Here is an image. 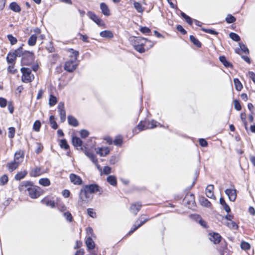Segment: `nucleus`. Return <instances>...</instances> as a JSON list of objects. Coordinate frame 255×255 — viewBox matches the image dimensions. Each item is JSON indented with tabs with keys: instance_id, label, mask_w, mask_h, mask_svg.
Masks as SVG:
<instances>
[{
	"instance_id": "39448f33",
	"label": "nucleus",
	"mask_w": 255,
	"mask_h": 255,
	"mask_svg": "<svg viewBox=\"0 0 255 255\" xmlns=\"http://www.w3.org/2000/svg\"><path fill=\"white\" fill-rule=\"evenodd\" d=\"M156 123L157 122L154 120H152L150 122L147 121H141L137 126V128L139 131L147 128H153L157 126Z\"/></svg>"
},
{
	"instance_id": "4d7b16f0",
	"label": "nucleus",
	"mask_w": 255,
	"mask_h": 255,
	"mask_svg": "<svg viewBox=\"0 0 255 255\" xmlns=\"http://www.w3.org/2000/svg\"><path fill=\"white\" fill-rule=\"evenodd\" d=\"M113 143L115 145L120 146L123 143L122 138L120 137L119 136L117 137L113 141Z\"/></svg>"
},
{
	"instance_id": "864d4df0",
	"label": "nucleus",
	"mask_w": 255,
	"mask_h": 255,
	"mask_svg": "<svg viewBox=\"0 0 255 255\" xmlns=\"http://www.w3.org/2000/svg\"><path fill=\"white\" fill-rule=\"evenodd\" d=\"M239 46L240 47L241 50L244 53L249 54V50L248 49V47L243 43H239Z\"/></svg>"
},
{
	"instance_id": "de8ad7c7",
	"label": "nucleus",
	"mask_w": 255,
	"mask_h": 255,
	"mask_svg": "<svg viewBox=\"0 0 255 255\" xmlns=\"http://www.w3.org/2000/svg\"><path fill=\"white\" fill-rule=\"evenodd\" d=\"M8 177L6 174L3 175L0 178V184L2 185L6 184L8 182Z\"/></svg>"
},
{
	"instance_id": "393cba45",
	"label": "nucleus",
	"mask_w": 255,
	"mask_h": 255,
	"mask_svg": "<svg viewBox=\"0 0 255 255\" xmlns=\"http://www.w3.org/2000/svg\"><path fill=\"white\" fill-rule=\"evenodd\" d=\"M16 58V56L13 52L9 53L6 57V61L8 63L13 64L15 62Z\"/></svg>"
},
{
	"instance_id": "37998d69",
	"label": "nucleus",
	"mask_w": 255,
	"mask_h": 255,
	"mask_svg": "<svg viewBox=\"0 0 255 255\" xmlns=\"http://www.w3.org/2000/svg\"><path fill=\"white\" fill-rule=\"evenodd\" d=\"M60 142V146L62 148H64L65 149H67L69 148V146L65 139H61Z\"/></svg>"
},
{
	"instance_id": "c03bdc74",
	"label": "nucleus",
	"mask_w": 255,
	"mask_h": 255,
	"mask_svg": "<svg viewBox=\"0 0 255 255\" xmlns=\"http://www.w3.org/2000/svg\"><path fill=\"white\" fill-rule=\"evenodd\" d=\"M41 127V123L39 121H36L33 124V128L35 131H39Z\"/></svg>"
},
{
	"instance_id": "052dcab7",
	"label": "nucleus",
	"mask_w": 255,
	"mask_h": 255,
	"mask_svg": "<svg viewBox=\"0 0 255 255\" xmlns=\"http://www.w3.org/2000/svg\"><path fill=\"white\" fill-rule=\"evenodd\" d=\"M63 215L68 221H69V222L72 221L73 218H72V216L70 212H65L63 214Z\"/></svg>"
},
{
	"instance_id": "2f4dec72",
	"label": "nucleus",
	"mask_w": 255,
	"mask_h": 255,
	"mask_svg": "<svg viewBox=\"0 0 255 255\" xmlns=\"http://www.w3.org/2000/svg\"><path fill=\"white\" fill-rule=\"evenodd\" d=\"M41 202L43 204H45L47 206H49L52 208L55 207V203L54 201L43 199L41 200Z\"/></svg>"
},
{
	"instance_id": "bf43d9fd",
	"label": "nucleus",
	"mask_w": 255,
	"mask_h": 255,
	"mask_svg": "<svg viewBox=\"0 0 255 255\" xmlns=\"http://www.w3.org/2000/svg\"><path fill=\"white\" fill-rule=\"evenodd\" d=\"M139 228V226H138L135 223L133 225L132 228H131L130 230L128 233V235H130L132 234L134 232H135L138 228Z\"/></svg>"
},
{
	"instance_id": "338daca9",
	"label": "nucleus",
	"mask_w": 255,
	"mask_h": 255,
	"mask_svg": "<svg viewBox=\"0 0 255 255\" xmlns=\"http://www.w3.org/2000/svg\"><path fill=\"white\" fill-rule=\"evenodd\" d=\"M140 31L144 34H148L151 32L150 29L147 27H141Z\"/></svg>"
},
{
	"instance_id": "c9c22d12",
	"label": "nucleus",
	"mask_w": 255,
	"mask_h": 255,
	"mask_svg": "<svg viewBox=\"0 0 255 255\" xmlns=\"http://www.w3.org/2000/svg\"><path fill=\"white\" fill-rule=\"evenodd\" d=\"M39 183L43 186H48L50 184V180L47 178H41L39 180Z\"/></svg>"
},
{
	"instance_id": "603ef678",
	"label": "nucleus",
	"mask_w": 255,
	"mask_h": 255,
	"mask_svg": "<svg viewBox=\"0 0 255 255\" xmlns=\"http://www.w3.org/2000/svg\"><path fill=\"white\" fill-rule=\"evenodd\" d=\"M234 83L236 88L238 91H241L242 88V85L240 81L238 79H234Z\"/></svg>"
},
{
	"instance_id": "72a5a7b5",
	"label": "nucleus",
	"mask_w": 255,
	"mask_h": 255,
	"mask_svg": "<svg viewBox=\"0 0 255 255\" xmlns=\"http://www.w3.org/2000/svg\"><path fill=\"white\" fill-rule=\"evenodd\" d=\"M100 35L103 37L112 38L113 37L112 32L109 30H104L101 31L100 33Z\"/></svg>"
},
{
	"instance_id": "a19ab883",
	"label": "nucleus",
	"mask_w": 255,
	"mask_h": 255,
	"mask_svg": "<svg viewBox=\"0 0 255 255\" xmlns=\"http://www.w3.org/2000/svg\"><path fill=\"white\" fill-rule=\"evenodd\" d=\"M181 15L182 16V17H183L185 19L186 21L189 24H190V25H192V24L193 20H192V18L188 16L187 15H186L183 12H181Z\"/></svg>"
},
{
	"instance_id": "e2e57ef3",
	"label": "nucleus",
	"mask_w": 255,
	"mask_h": 255,
	"mask_svg": "<svg viewBox=\"0 0 255 255\" xmlns=\"http://www.w3.org/2000/svg\"><path fill=\"white\" fill-rule=\"evenodd\" d=\"M235 108L237 111H240L242 109V107L239 101L237 100L234 101Z\"/></svg>"
},
{
	"instance_id": "4468645a",
	"label": "nucleus",
	"mask_w": 255,
	"mask_h": 255,
	"mask_svg": "<svg viewBox=\"0 0 255 255\" xmlns=\"http://www.w3.org/2000/svg\"><path fill=\"white\" fill-rule=\"evenodd\" d=\"M213 189L214 186L213 185H208L206 189V195L209 198L216 199L214 195Z\"/></svg>"
},
{
	"instance_id": "69168bd1",
	"label": "nucleus",
	"mask_w": 255,
	"mask_h": 255,
	"mask_svg": "<svg viewBox=\"0 0 255 255\" xmlns=\"http://www.w3.org/2000/svg\"><path fill=\"white\" fill-rule=\"evenodd\" d=\"M199 142L202 147H206L208 145V142L204 138H200Z\"/></svg>"
},
{
	"instance_id": "a878e982",
	"label": "nucleus",
	"mask_w": 255,
	"mask_h": 255,
	"mask_svg": "<svg viewBox=\"0 0 255 255\" xmlns=\"http://www.w3.org/2000/svg\"><path fill=\"white\" fill-rule=\"evenodd\" d=\"M224 224L232 230L238 229V225L235 222L232 221H227L224 223Z\"/></svg>"
},
{
	"instance_id": "1a4fd4ad",
	"label": "nucleus",
	"mask_w": 255,
	"mask_h": 255,
	"mask_svg": "<svg viewBox=\"0 0 255 255\" xmlns=\"http://www.w3.org/2000/svg\"><path fill=\"white\" fill-rule=\"evenodd\" d=\"M58 111L60 115V119L61 122H64L66 119V114L64 109V105L63 103H59L58 106Z\"/></svg>"
},
{
	"instance_id": "8fccbe9b",
	"label": "nucleus",
	"mask_w": 255,
	"mask_h": 255,
	"mask_svg": "<svg viewBox=\"0 0 255 255\" xmlns=\"http://www.w3.org/2000/svg\"><path fill=\"white\" fill-rule=\"evenodd\" d=\"M119 156L118 155L112 156L110 159L111 164H115L119 161Z\"/></svg>"
},
{
	"instance_id": "79ce46f5",
	"label": "nucleus",
	"mask_w": 255,
	"mask_h": 255,
	"mask_svg": "<svg viewBox=\"0 0 255 255\" xmlns=\"http://www.w3.org/2000/svg\"><path fill=\"white\" fill-rule=\"evenodd\" d=\"M136 45L135 44H134V49L137 51L138 52L140 53H143L145 51V49L144 48V44H138Z\"/></svg>"
},
{
	"instance_id": "3c124183",
	"label": "nucleus",
	"mask_w": 255,
	"mask_h": 255,
	"mask_svg": "<svg viewBox=\"0 0 255 255\" xmlns=\"http://www.w3.org/2000/svg\"><path fill=\"white\" fill-rule=\"evenodd\" d=\"M236 18L231 14H228L226 18V20L228 23H234L236 21Z\"/></svg>"
},
{
	"instance_id": "cd10ccee",
	"label": "nucleus",
	"mask_w": 255,
	"mask_h": 255,
	"mask_svg": "<svg viewBox=\"0 0 255 255\" xmlns=\"http://www.w3.org/2000/svg\"><path fill=\"white\" fill-rule=\"evenodd\" d=\"M144 216V215H143L139 217L137 221L135 222L138 226H139V227L142 226L148 220V218H144L143 217Z\"/></svg>"
},
{
	"instance_id": "13d9d810",
	"label": "nucleus",
	"mask_w": 255,
	"mask_h": 255,
	"mask_svg": "<svg viewBox=\"0 0 255 255\" xmlns=\"http://www.w3.org/2000/svg\"><path fill=\"white\" fill-rule=\"evenodd\" d=\"M202 30L203 31H204V32H205L206 33H210V34H214V35H218V32L216 31H215L213 29H206V28H202Z\"/></svg>"
},
{
	"instance_id": "5701e85b",
	"label": "nucleus",
	"mask_w": 255,
	"mask_h": 255,
	"mask_svg": "<svg viewBox=\"0 0 255 255\" xmlns=\"http://www.w3.org/2000/svg\"><path fill=\"white\" fill-rule=\"evenodd\" d=\"M27 174L26 170H23L18 172L14 176V179L17 181H19L23 179Z\"/></svg>"
},
{
	"instance_id": "f3484780",
	"label": "nucleus",
	"mask_w": 255,
	"mask_h": 255,
	"mask_svg": "<svg viewBox=\"0 0 255 255\" xmlns=\"http://www.w3.org/2000/svg\"><path fill=\"white\" fill-rule=\"evenodd\" d=\"M85 154L88 157L90 160L95 164L98 163V159L95 157L94 154L89 150L85 149L84 151Z\"/></svg>"
},
{
	"instance_id": "ddd939ff",
	"label": "nucleus",
	"mask_w": 255,
	"mask_h": 255,
	"mask_svg": "<svg viewBox=\"0 0 255 255\" xmlns=\"http://www.w3.org/2000/svg\"><path fill=\"white\" fill-rule=\"evenodd\" d=\"M209 235L211 236L210 240L215 244H219L221 242L222 237L219 234L213 233L212 234L210 233Z\"/></svg>"
},
{
	"instance_id": "680f3d73",
	"label": "nucleus",
	"mask_w": 255,
	"mask_h": 255,
	"mask_svg": "<svg viewBox=\"0 0 255 255\" xmlns=\"http://www.w3.org/2000/svg\"><path fill=\"white\" fill-rule=\"evenodd\" d=\"M87 214L89 216H90L92 218H95L96 217V213L94 212L93 209L91 208H88L87 209Z\"/></svg>"
},
{
	"instance_id": "0e129e2a",
	"label": "nucleus",
	"mask_w": 255,
	"mask_h": 255,
	"mask_svg": "<svg viewBox=\"0 0 255 255\" xmlns=\"http://www.w3.org/2000/svg\"><path fill=\"white\" fill-rule=\"evenodd\" d=\"M7 104V100L2 97H0V107L4 108Z\"/></svg>"
},
{
	"instance_id": "58836bf2",
	"label": "nucleus",
	"mask_w": 255,
	"mask_h": 255,
	"mask_svg": "<svg viewBox=\"0 0 255 255\" xmlns=\"http://www.w3.org/2000/svg\"><path fill=\"white\" fill-rule=\"evenodd\" d=\"M190 39L193 43V44L197 47H200L201 46V42L194 36L190 35Z\"/></svg>"
},
{
	"instance_id": "6e6d98bb",
	"label": "nucleus",
	"mask_w": 255,
	"mask_h": 255,
	"mask_svg": "<svg viewBox=\"0 0 255 255\" xmlns=\"http://www.w3.org/2000/svg\"><path fill=\"white\" fill-rule=\"evenodd\" d=\"M80 134L82 138H85L88 136L89 135V132L88 130L86 129H82L80 131Z\"/></svg>"
},
{
	"instance_id": "5fc2aeb1",
	"label": "nucleus",
	"mask_w": 255,
	"mask_h": 255,
	"mask_svg": "<svg viewBox=\"0 0 255 255\" xmlns=\"http://www.w3.org/2000/svg\"><path fill=\"white\" fill-rule=\"evenodd\" d=\"M57 102L56 97H50L49 100V104L50 106H54Z\"/></svg>"
},
{
	"instance_id": "473e14b6",
	"label": "nucleus",
	"mask_w": 255,
	"mask_h": 255,
	"mask_svg": "<svg viewBox=\"0 0 255 255\" xmlns=\"http://www.w3.org/2000/svg\"><path fill=\"white\" fill-rule=\"evenodd\" d=\"M22 46L23 45L15 50L13 52L16 57L21 56H22V57H23L24 51H23Z\"/></svg>"
},
{
	"instance_id": "f257e3e1",
	"label": "nucleus",
	"mask_w": 255,
	"mask_h": 255,
	"mask_svg": "<svg viewBox=\"0 0 255 255\" xmlns=\"http://www.w3.org/2000/svg\"><path fill=\"white\" fill-rule=\"evenodd\" d=\"M99 192V195L102 194L103 191L101 188L97 184H92L84 186L80 190L79 194L78 204L81 206L88 203L93 199L92 194Z\"/></svg>"
},
{
	"instance_id": "2eb2a0df",
	"label": "nucleus",
	"mask_w": 255,
	"mask_h": 255,
	"mask_svg": "<svg viewBox=\"0 0 255 255\" xmlns=\"http://www.w3.org/2000/svg\"><path fill=\"white\" fill-rule=\"evenodd\" d=\"M19 163V161L13 160V161L7 163L6 164V167L10 171L12 172L18 167Z\"/></svg>"
},
{
	"instance_id": "423d86ee",
	"label": "nucleus",
	"mask_w": 255,
	"mask_h": 255,
	"mask_svg": "<svg viewBox=\"0 0 255 255\" xmlns=\"http://www.w3.org/2000/svg\"><path fill=\"white\" fill-rule=\"evenodd\" d=\"M87 15L94 21L99 26H103L105 25L104 22L97 15H96L93 12L89 11L87 12Z\"/></svg>"
},
{
	"instance_id": "09e8293b",
	"label": "nucleus",
	"mask_w": 255,
	"mask_h": 255,
	"mask_svg": "<svg viewBox=\"0 0 255 255\" xmlns=\"http://www.w3.org/2000/svg\"><path fill=\"white\" fill-rule=\"evenodd\" d=\"M230 37L235 41H239L240 40V36L236 33L231 32L230 33Z\"/></svg>"
},
{
	"instance_id": "412c9836",
	"label": "nucleus",
	"mask_w": 255,
	"mask_h": 255,
	"mask_svg": "<svg viewBox=\"0 0 255 255\" xmlns=\"http://www.w3.org/2000/svg\"><path fill=\"white\" fill-rule=\"evenodd\" d=\"M67 120L68 124L72 126L76 127L79 125L77 120L72 116H68L67 117Z\"/></svg>"
},
{
	"instance_id": "9b49d317",
	"label": "nucleus",
	"mask_w": 255,
	"mask_h": 255,
	"mask_svg": "<svg viewBox=\"0 0 255 255\" xmlns=\"http://www.w3.org/2000/svg\"><path fill=\"white\" fill-rule=\"evenodd\" d=\"M141 204L139 202H136L132 204L130 207V212L134 215H136L138 212L140 210Z\"/></svg>"
},
{
	"instance_id": "7ed1b4c3",
	"label": "nucleus",
	"mask_w": 255,
	"mask_h": 255,
	"mask_svg": "<svg viewBox=\"0 0 255 255\" xmlns=\"http://www.w3.org/2000/svg\"><path fill=\"white\" fill-rule=\"evenodd\" d=\"M21 72L22 74L21 79L24 83L31 82L34 78V76L31 73L30 69L23 67L21 68Z\"/></svg>"
},
{
	"instance_id": "aec40b11",
	"label": "nucleus",
	"mask_w": 255,
	"mask_h": 255,
	"mask_svg": "<svg viewBox=\"0 0 255 255\" xmlns=\"http://www.w3.org/2000/svg\"><path fill=\"white\" fill-rule=\"evenodd\" d=\"M72 142L73 146L76 147H81L83 143L82 140L79 137L76 136H73ZM81 149H83L82 147H81Z\"/></svg>"
},
{
	"instance_id": "c85d7f7f",
	"label": "nucleus",
	"mask_w": 255,
	"mask_h": 255,
	"mask_svg": "<svg viewBox=\"0 0 255 255\" xmlns=\"http://www.w3.org/2000/svg\"><path fill=\"white\" fill-rule=\"evenodd\" d=\"M37 36L35 34H32L29 38L27 43L29 46H34L37 40Z\"/></svg>"
},
{
	"instance_id": "f03ea898",
	"label": "nucleus",
	"mask_w": 255,
	"mask_h": 255,
	"mask_svg": "<svg viewBox=\"0 0 255 255\" xmlns=\"http://www.w3.org/2000/svg\"><path fill=\"white\" fill-rule=\"evenodd\" d=\"M18 190L20 192H28L29 197L32 199H35L42 194V190L39 187L34 185L32 182L30 181H23L18 186Z\"/></svg>"
},
{
	"instance_id": "ea45409f",
	"label": "nucleus",
	"mask_w": 255,
	"mask_h": 255,
	"mask_svg": "<svg viewBox=\"0 0 255 255\" xmlns=\"http://www.w3.org/2000/svg\"><path fill=\"white\" fill-rule=\"evenodd\" d=\"M241 248L244 250H249L251 248L250 244L245 241H242L240 245Z\"/></svg>"
},
{
	"instance_id": "4c0bfd02",
	"label": "nucleus",
	"mask_w": 255,
	"mask_h": 255,
	"mask_svg": "<svg viewBox=\"0 0 255 255\" xmlns=\"http://www.w3.org/2000/svg\"><path fill=\"white\" fill-rule=\"evenodd\" d=\"M219 59L225 67H229L232 66V64L227 60L226 57L224 56H220Z\"/></svg>"
},
{
	"instance_id": "774afa93",
	"label": "nucleus",
	"mask_w": 255,
	"mask_h": 255,
	"mask_svg": "<svg viewBox=\"0 0 255 255\" xmlns=\"http://www.w3.org/2000/svg\"><path fill=\"white\" fill-rule=\"evenodd\" d=\"M111 172V168L109 166H106L104 167L103 173L106 175L109 174Z\"/></svg>"
},
{
	"instance_id": "bb28decb",
	"label": "nucleus",
	"mask_w": 255,
	"mask_h": 255,
	"mask_svg": "<svg viewBox=\"0 0 255 255\" xmlns=\"http://www.w3.org/2000/svg\"><path fill=\"white\" fill-rule=\"evenodd\" d=\"M200 202L202 206L206 207H210L212 205L211 202L204 197L200 198Z\"/></svg>"
},
{
	"instance_id": "a211bd4d",
	"label": "nucleus",
	"mask_w": 255,
	"mask_h": 255,
	"mask_svg": "<svg viewBox=\"0 0 255 255\" xmlns=\"http://www.w3.org/2000/svg\"><path fill=\"white\" fill-rule=\"evenodd\" d=\"M147 41V40L141 37H134L132 40H131L132 45L134 47V44L137 45L138 44H145V43Z\"/></svg>"
},
{
	"instance_id": "49530a36",
	"label": "nucleus",
	"mask_w": 255,
	"mask_h": 255,
	"mask_svg": "<svg viewBox=\"0 0 255 255\" xmlns=\"http://www.w3.org/2000/svg\"><path fill=\"white\" fill-rule=\"evenodd\" d=\"M15 132V128L13 127H10L8 128V136L10 138H12L14 136Z\"/></svg>"
},
{
	"instance_id": "a18cd8bd",
	"label": "nucleus",
	"mask_w": 255,
	"mask_h": 255,
	"mask_svg": "<svg viewBox=\"0 0 255 255\" xmlns=\"http://www.w3.org/2000/svg\"><path fill=\"white\" fill-rule=\"evenodd\" d=\"M7 37L11 45H14L17 43V39L15 37H14V36H13L12 35L8 34L7 36Z\"/></svg>"
},
{
	"instance_id": "dca6fc26",
	"label": "nucleus",
	"mask_w": 255,
	"mask_h": 255,
	"mask_svg": "<svg viewBox=\"0 0 255 255\" xmlns=\"http://www.w3.org/2000/svg\"><path fill=\"white\" fill-rule=\"evenodd\" d=\"M184 201L189 205H194L195 203L194 195L193 194H187L184 198Z\"/></svg>"
},
{
	"instance_id": "6ab92c4d",
	"label": "nucleus",
	"mask_w": 255,
	"mask_h": 255,
	"mask_svg": "<svg viewBox=\"0 0 255 255\" xmlns=\"http://www.w3.org/2000/svg\"><path fill=\"white\" fill-rule=\"evenodd\" d=\"M100 9L102 13L105 16H109L110 15V11L107 5L104 3L102 2L100 4Z\"/></svg>"
},
{
	"instance_id": "9d476101",
	"label": "nucleus",
	"mask_w": 255,
	"mask_h": 255,
	"mask_svg": "<svg viewBox=\"0 0 255 255\" xmlns=\"http://www.w3.org/2000/svg\"><path fill=\"white\" fill-rule=\"evenodd\" d=\"M77 64L73 60L67 61L64 65V69L68 72H72L76 68Z\"/></svg>"
},
{
	"instance_id": "7c9ffc66",
	"label": "nucleus",
	"mask_w": 255,
	"mask_h": 255,
	"mask_svg": "<svg viewBox=\"0 0 255 255\" xmlns=\"http://www.w3.org/2000/svg\"><path fill=\"white\" fill-rule=\"evenodd\" d=\"M41 175V169L40 167H36L30 172V175L32 177H37Z\"/></svg>"
},
{
	"instance_id": "f704fd0d",
	"label": "nucleus",
	"mask_w": 255,
	"mask_h": 255,
	"mask_svg": "<svg viewBox=\"0 0 255 255\" xmlns=\"http://www.w3.org/2000/svg\"><path fill=\"white\" fill-rule=\"evenodd\" d=\"M49 122L51 125L52 128L54 129H56L58 128V125L56 122L55 121L54 116L53 115H51L49 117Z\"/></svg>"
},
{
	"instance_id": "4be33fe9",
	"label": "nucleus",
	"mask_w": 255,
	"mask_h": 255,
	"mask_svg": "<svg viewBox=\"0 0 255 255\" xmlns=\"http://www.w3.org/2000/svg\"><path fill=\"white\" fill-rule=\"evenodd\" d=\"M110 150L108 147H101L98 148L97 150V153H98L101 156H105L109 154Z\"/></svg>"
},
{
	"instance_id": "20e7f679",
	"label": "nucleus",
	"mask_w": 255,
	"mask_h": 255,
	"mask_svg": "<svg viewBox=\"0 0 255 255\" xmlns=\"http://www.w3.org/2000/svg\"><path fill=\"white\" fill-rule=\"evenodd\" d=\"M34 60V55L33 53L24 51L23 56L21 58V63L24 65H30Z\"/></svg>"
},
{
	"instance_id": "6e6552de",
	"label": "nucleus",
	"mask_w": 255,
	"mask_h": 255,
	"mask_svg": "<svg viewBox=\"0 0 255 255\" xmlns=\"http://www.w3.org/2000/svg\"><path fill=\"white\" fill-rule=\"evenodd\" d=\"M70 181L75 185H81L83 184L81 178L75 174L71 173L69 175Z\"/></svg>"
},
{
	"instance_id": "e433bc0d",
	"label": "nucleus",
	"mask_w": 255,
	"mask_h": 255,
	"mask_svg": "<svg viewBox=\"0 0 255 255\" xmlns=\"http://www.w3.org/2000/svg\"><path fill=\"white\" fill-rule=\"evenodd\" d=\"M133 6L135 9L137 10V12L139 13H142L144 10L143 8L142 7L141 3L138 2H134Z\"/></svg>"
},
{
	"instance_id": "0eeeda50",
	"label": "nucleus",
	"mask_w": 255,
	"mask_h": 255,
	"mask_svg": "<svg viewBox=\"0 0 255 255\" xmlns=\"http://www.w3.org/2000/svg\"><path fill=\"white\" fill-rule=\"evenodd\" d=\"M225 192L231 201L234 202L236 200L237 196V191L236 189H227Z\"/></svg>"
},
{
	"instance_id": "b1692460",
	"label": "nucleus",
	"mask_w": 255,
	"mask_h": 255,
	"mask_svg": "<svg viewBox=\"0 0 255 255\" xmlns=\"http://www.w3.org/2000/svg\"><path fill=\"white\" fill-rule=\"evenodd\" d=\"M107 182L111 185L115 186L117 184V181L116 176L114 175H110L107 178Z\"/></svg>"
},
{
	"instance_id": "f8f14e48",
	"label": "nucleus",
	"mask_w": 255,
	"mask_h": 255,
	"mask_svg": "<svg viewBox=\"0 0 255 255\" xmlns=\"http://www.w3.org/2000/svg\"><path fill=\"white\" fill-rule=\"evenodd\" d=\"M85 244L86 245L87 250L89 251V253H90V251H94L93 249L95 247V244L94 242L93 241L91 237L89 236L87 238L85 242Z\"/></svg>"
},
{
	"instance_id": "c756f323",
	"label": "nucleus",
	"mask_w": 255,
	"mask_h": 255,
	"mask_svg": "<svg viewBox=\"0 0 255 255\" xmlns=\"http://www.w3.org/2000/svg\"><path fill=\"white\" fill-rule=\"evenodd\" d=\"M9 7L10 9L14 12H18L21 10L20 6L15 2H11L9 5Z\"/></svg>"
}]
</instances>
